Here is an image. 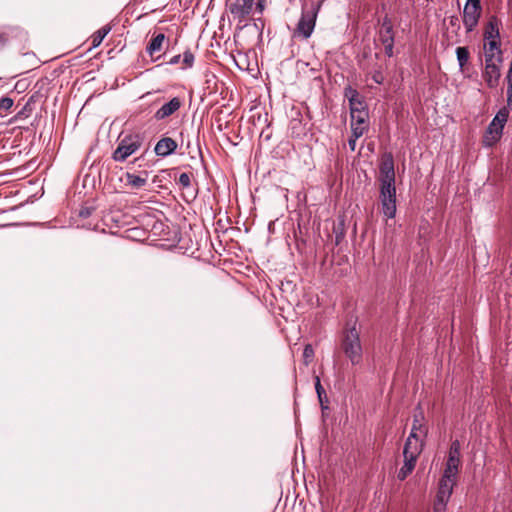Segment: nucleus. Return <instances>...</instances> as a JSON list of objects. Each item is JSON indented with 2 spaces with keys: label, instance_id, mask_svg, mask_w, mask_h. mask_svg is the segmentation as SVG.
I'll return each instance as SVG.
<instances>
[{
  "label": "nucleus",
  "instance_id": "f257e3e1",
  "mask_svg": "<svg viewBox=\"0 0 512 512\" xmlns=\"http://www.w3.org/2000/svg\"><path fill=\"white\" fill-rule=\"evenodd\" d=\"M427 433L428 428L424 423L423 413L420 411L414 415L411 432L404 444V462L397 473V478L400 481L405 480L414 470L417 459L423 450Z\"/></svg>",
  "mask_w": 512,
  "mask_h": 512
},
{
  "label": "nucleus",
  "instance_id": "f03ea898",
  "mask_svg": "<svg viewBox=\"0 0 512 512\" xmlns=\"http://www.w3.org/2000/svg\"><path fill=\"white\" fill-rule=\"evenodd\" d=\"M341 347L352 365H359L362 363V345L359 332L355 327L345 331Z\"/></svg>",
  "mask_w": 512,
  "mask_h": 512
},
{
  "label": "nucleus",
  "instance_id": "7ed1b4c3",
  "mask_svg": "<svg viewBox=\"0 0 512 512\" xmlns=\"http://www.w3.org/2000/svg\"><path fill=\"white\" fill-rule=\"evenodd\" d=\"M321 3L313 4L311 10L302 11V15L297 24L295 34L302 36L307 39L311 36L314 31L318 12L320 10Z\"/></svg>",
  "mask_w": 512,
  "mask_h": 512
},
{
  "label": "nucleus",
  "instance_id": "20e7f679",
  "mask_svg": "<svg viewBox=\"0 0 512 512\" xmlns=\"http://www.w3.org/2000/svg\"><path fill=\"white\" fill-rule=\"evenodd\" d=\"M482 14L481 0H467L462 11V22L467 33L478 25Z\"/></svg>",
  "mask_w": 512,
  "mask_h": 512
},
{
  "label": "nucleus",
  "instance_id": "39448f33",
  "mask_svg": "<svg viewBox=\"0 0 512 512\" xmlns=\"http://www.w3.org/2000/svg\"><path fill=\"white\" fill-rule=\"evenodd\" d=\"M142 145V139L139 135H128L124 137L118 144V147L113 152L112 158L115 161L123 162L129 156L134 154L136 151L140 149Z\"/></svg>",
  "mask_w": 512,
  "mask_h": 512
},
{
  "label": "nucleus",
  "instance_id": "423d86ee",
  "mask_svg": "<svg viewBox=\"0 0 512 512\" xmlns=\"http://www.w3.org/2000/svg\"><path fill=\"white\" fill-rule=\"evenodd\" d=\"M380 188H395L394 160L391 153L382 156L379 167Z\"/></svg>",
  "mask_w": 512,
  "mask_h": 512
},
{
  "label": "nucleus",
  "instance_id": "0eeeda50",
  "mask_svg": "<svg viewBox=\"0 0 512 512\" xmlns=\"http://www.w3.org/2000/svg\"><path fill=\"white\" fill-rule=\"evenodd\" d=\"M460 465V443L454 441L451 444L448 459L444 469L442 478L452 481H457L458 468Z\"/></svg>",
  "mask_w": 512,
  "mask_h": 512
},
{
  "label": "nucleus",
  "instance_id": "6e6552de",
  "mask_svg": "<svg viewBox=\"0 0 512 512\" xmlns=\"http://www.w3.org/2000/svg\"><path fill=\"white\" fill-rule=\"evenodd\" d=\"M380 201L382 213L386 219L396 215V188H380Z\"/></svg>",
  "mask_w": 512,
  "mask_h": 512
},
{
  "label": "nucleus",
  "instance_id": "1a4fd4ad",
  "mask_svg": "<svg viewBox=\"0 0 512 512\" xmlns=\"http://www.w3.org/2000/svg\"><path fill=\"white\" fill-rule=\"evenodd\" d=\"M254 0H233L229 4V12L239 23L244 22L250 15Z\"/></svg>",
  "mask_w": 512,
  "mask_h": 512
},
{
  "label": "nucleus",
  "instance_id": "9d476101",
  "mask_svg": "<svg viewBox=\"0 0 512 512\" xmlns=\"http://www.w3.org/2000/svg\"><path fill=\"white\" fill-rule=\"evenodd\" d=\"M502 63V58L498 57V61L485 62V67L483 71V78L490 88H495L500 79V64Z\"/></svg>",
  "mask_w": 512,
  "mask_h": 512
},
{
  "label": "nucleus",
  "instance_id": "9b49d317",
  "mask_svg": "<svg viewBox=\"0 0 512 512\" xmlns=\"http://www.w3.org/2000/svg\"><path fill=\"white\" fill-rule=\"evenodd\" d=\"M508 117L509 110L503 107L497 112V114L489 124L488 132L494 135L493 138L495 140H498L501 137L503 128L508 120Z\"/></svg>",
  "mask_w": 512,
  "mask_h": 512
},
{
  "label": "nucleus",
  "instance_id": "f8f14e48",
  "mask_svg": "<svg viewBox=\"0 0 512 512\" xmlns=\"http://www.w3.org/2000/svg\"><path fill=\"white\" fill-rule=\"evenodd\" d=\"M345 96L349 100L350 115L368 112L367 105L365 104L357 90L348 87L345 90Z\"/></svg>",
  "mask_w": 512,
  "mask_h": 512
},
{
  "label": "nucleus",
  "instance_id": "ddd939ff",
  "mask_svg": "<svg viewBox=\"0 0 512 512\" xmlns=\"http://www.w3.org/2000/svg\"><path fill=\"white\" fill-rule=\"evenodd\" d=\"M351 116V130L355 138L362 137L369 128V112L353 114Z\"/></svg>",
  "mask_w": 512,
  "mask_h": 512
},
{
  "label": "nucleus",
  "instance_id": "4468645a",
  "mask_svg": "<svg viewBox=\"0 0 512 512\" xmlns=\"http://www.w3.org/2000/svg\"><path fill=\"white\" fill-rule=\"evenodd\" d=\"M181 107V101L178 97L172 98L169 102L163 104L156 112L155 119L163 120L174 114Z\"/></svg>",
  "mask_w": 512,
  "mask_h": 512
},
{
  "label": "nucleus",
  "instance_id": "2eb2a0df",
  "mask_svg": "<svg viewBox=\"0 0 512 512\" xmlns=\"http://www.w3.org/2000/svg\"><path fill=\"white\" fill-rule=\"evenodd\" d=\"M177 148V143L169 137L159 140L154 148V151L159 156H168L172 154Z\"/></svg>",
  "mask_w": 512,
  "mask_h": 512
},
{
  "label": "nucleus",
  "instance_id": "dca6fc26",
  "mask_svg": "<svg viewBox=\"0 0 512 512\" xmlns=\"http://www.w3.org/2000/svg\"><path fill=\"white\" fill-rule=\"evenodd\" d=\"M126 185L132 189H142L147 185L148 174L143 172L142 174L136 175L134 173L127 172L125 174Z\"/></svg>",
  "mask_w": 512,
  "mask_h": 512
},
{
  "label": "nucleus",
  "instance_id": "f3484780",
  "mask_svg": "<svg viewBox=\"0 0 512 512\" xmlns=\"http://www.w3.org/2000/svg\"><path fill=\"white\" fill-rule=\"evenodd\" d=\"M455 484V481L441 478L436 498H440L441 502H448Z\"/></svg>",
  "mask_w": 512,
  "mask_h": 512
},
{
  "label": "nucleus",
  "instance_id": "a211bd4d",
  "mask_svg": "<svg viewBox=\"0 0 512 512\" xmlns=\"http://www.w3.org/2000/svg\"><path fill=\"white\" fill-rule=\"evenodd\" d=\"M485 62L498 61V57L502 58V52L499 48L498 41H488L484 45Z\"/></svg>",
  "mask_w": 512,
  "mask_h": 512
},
{
  "label": "nucleus",
  "instance_id": "6ab92c4d",
  "mask_svg": "<svg viewBox=\"0 0 512 512\" xmlns=\"http://www.w3.org/2000/svg\"><path fill=\"white\" fill-rule=\"evenodd\" d=\"M484 38L487 41H497L499 38V21L496 16L490 17L484 31Z\"/></svg>",
  "mask_w": 512,
  "mask_h": 512
},
{
  "label": "nucleus",
  "instance_id": "aec40b11",
  "mask_svg": "<svg viewBox=\"0 0 512 512\" xmlns=\"http://www.w3.org/2000/svg\"><path fill=\"white\" fill-rule=\"evenodd\" d=\"M380 41L383 45L394 44V34L391 21L385 17L380 30Z\"/></svg>",
  "mask_w": 512,
  "mask_h": 512
},
{
  "label": "nucleus",
  "instance_id": "412c9836",
  "mask_svg": "<svg viewBox=\"0 0 512 512\" xmlns=\"http://www.w3.org/2000/svg\"><path fill=\"white\" fill-rule=\"evenodd\" d=\"M164 40L165 35L162 33H159L156 36H154L146 48L148 54L152 56L154 53L160 51Z\"/></svg>",
  "mask_w": 512,
  "mask_h": 512
},
{
  "label": "nucleus",
  "instance_id": "4be33fe9",
  "mask_svg": "<svg viewBox=\"0 0 512 512\" xmlns=\"http://www.w3.org/2000/svg\"><path fill=\"white\" fill-rule=\"evenodd\" d=\"M110 32L109 26H103L99 30H97L91 37L92 39V46L97 47L101 44L103 39L106 37V35Z\"/></svg>",
  "mask_w": 512,
  "mask_h": 512
},
{
  "label": "nucleus",
  "instance_id": "5701e85b",
  "mask_svg": "<svg viewBox=\"0 0 512 512\" xmlns=\"http://www.w3.org/2000/svg\"><path fill=\"white\" fill-rule=\"evenodd\" d=\"M456 56L460 68H463L469 60V51L466 47H457Z\"/></svg>",
  "mask_w": 512,
  "mask_h": 512
},
{
  "label": "nucleus",
  "instance_id": "b1692460",
  "mask_svg": "<svg viewBox=\"0 0 512 512\" xmlns=\"http://www.w3.org/2000/svg\"><path fill=\"white\" fill-rule=\"evenodd\" d=\"M314 357V349L311 344H307L303 350V358L306 365H308Z\"/></svg>",
  "mask_w": 512,
  "mask_h": 512
},
{
  "label": "nucleus",
  "instance_id": "393cba45",
  "mask_svg": "<svg viewBox=\"0 0 512 512\" xmlns=\"http://www.w3.org/2000/svg\"><path fill=\"white\" fill-rule=\"evenodd\" d=\"M315 389L321 405H323V396H325V390L323 389L320 379L318 376L315 377ZM324 408V406H322Z\"/></svg>",
  "mask_w": 512,
  "mask_h": 512
},
{
  "label": "nucleus",
  "instance_id": "a878e982",
  "mask_svg": "<svg viewBox=\"0 0 512 512\" xmlns=\"http://www.w3.org/2000/svg\"><path fill=\"white\" fill-rule=\"evenodd\" d=\"M183 64L185 68L192 67L194 63V55L191 51L187 50L183 53Z\"/></svg>",
  "mask_w": 512,
  "mask_h": 512
},
{
  "label": "nucleus",
  "instance_id": "bb28decb",
  "mask_svg": "<svg viewBox=\"0 0 512 512\" xmlns=\"http://www.w3.org/2000/svg\"><path fill=\"white\" fill-rule=\"evenodd\" d=\"M178 183L183 187V188H188L190 187L191 185V178H190V175L188 173H181L179 178H178Z\"/></svg>",
  "mask_w": 512,
  "mask_h": 512
},
{
  "label": "nucleus",
  "instance_id": "cd10ccee",
  "mask_svg": "<svg viewBox=\"0 0 512 512\" xmlns=\"http://www.w3.org/2000/svg\"><path fill=\"white\" fill-rule=\"evenodd\" d=\"M13 106V100L9 97H2L0 99V110L7 111Z\"/></svg>",
  "mask_w": 512,
  "mask_h": 512
},
{
  "label": "nucleus",
  "instance_id": "c85d7f7f",
  "mask_svg": "<svg viewBox=\"0 0 512 512\" xmlns=\"http://www.w3.org/2000/svg\"><path fill=\"white\" fill-rule=\"evenodd\" d=\"M372 79L375 83L377 84H382L385 80V77L382 73L381 70H375L373 73H372Z\"/></svg>",
  "mask_w": 512,
  "mask_h": 512
},
{
  "label": "nucleus",
  "instance_id": "c756f323",
  "mask_svg": "<svg viewBox=\"0 0 512 512\" xmlns=\"http://www.w3.org/2000/svg\"><path fill=\"white\" fill-rule=\"evenodd\" d=\"M447 502H441L440 498H436L434 504V512H445Z\"/></svg>",
  "mask_w": 512,
  "mask_h": 512
},
{
  "label": "nucleus",
  "instance_id": "7c9ffc66",
  "mask_svg": "<svg viewBox=\"0 0 512 512\" xmlns=\"http://www.w3.org/2000/svg\"><path fill=\"white\" fill-rule=\"evenodd\" d=\"M358 138H355L354 134L352 133L349 141H348V144H349V147L351 149V151H355L356 149V141H357Z\"/></svg>",
  "mask_w": 512,
  "mask_h": 512
},
{
  "label": "nucleus",
  "instance_id": "2f4dec72",
  "mask_svg": "<svg viewBox=\"0 0 512 512\" xmlns=\"http://www.w3.org/2000/svg\"><path fill=\"white\" fill-rule=\"evenodd\" d=\"M393 47H394V44H386V45H384L385 54L388 57H391L393 55Z\"/></svg>",
  "mask_w": 512,
  "mask_h": 512
},
{
  "label": "nucleus",
  "instance_id": "473e14b6",
  "mask_svg": "<svg viewBox=\"0 0 512 512\" xmlns=\"http://www.w3.org/2000/svg\"><path fill=\"white\" fill-rule=\"evenodd\" d=\"M507 103L508 106L512 109V86H508L507 89Z\"/></svg>",
  "mask_w": 512,
  "mask_h": 512
},
{
  "label": "nucleus",
  "instance_id": "72a5a7b5",
  "mask_svg": "<svg viewBox=\"0 0 512 512\" xmlns=\"http://www.w3.org/2000/svg\"><path fill=\"white\" fill-rule=\"evenodd\" d=\"M449 22L452 26H457L458 28L460 27L459 26V20H458V17L457 16H451L449 17Z\"/></svg>",
  "mask_w": 512,
  "mask_h": 512
},
{
  "label": "nucleus",
  "instance_id": "f704fd0d",
  "mask_svg": "<svg viewBox=\"0 0 512 512\" xmlns=\"http://www.w3.org/2000/svg\"><path fill=\"white\" fill-rule=\"evenodd\" d=\"M181 59V56L180 55H176L174 57L171 58V60L169 61L170 64H177L179 63Z\"/></svg>",
  "mask_w": 512,
  "mask_h": 512
},
{
  "label": "nucleus",
  "instance_id": "c9c22d12",
  "mask_svg": "<svg viewBox=\"0 0 512 512\" xmlns=\"http://www.w3.org/2000/svg\"><path fill=\"white\" fill-rule=\"evenodd\" d=\"M257 8L259 9L260 12L263 11L264 9V4H263V1L262 0H258L257 2Z\"/></svg>",
  "mask_w": 512,
  "mask_h": 512
},
{
  "label": "nucleus",
  "instance_id": "e433bc0d",
  "mask_svg": "<svg viewBox=\"0 0 512 512\" xmlns=\"http://www.w3.org/2000/svg\"><path fill=\"white\" fill-rule=\"evenodd\" d=\"M7 39L6 37L0 33V46L4 45L6 43Z\"/></svg>",
  "mask_w": 512,
  "mask_h": 512
}]
</instances>
